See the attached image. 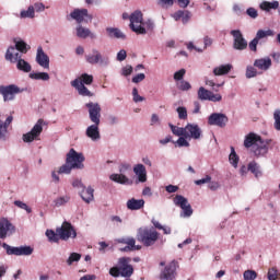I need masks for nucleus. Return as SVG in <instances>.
I'll list each match as a JSON object with an SVG mask.
<instances>
[{
  "mask_svg": "<svg viewBox=\"0 0 280 280\" xmlns=\"http://www.w3.org/2000/svg\"><path fill=\"white\" fill-rule=\"evenodd\" d=\"M138 242H141L143 246H154L159 242V232L154 228H140L137 234Z\"/></svg>",
  "mask_w": 280,
  "mask_h": 280,
  "instance_id": "nucleus-1",
  "label": "nucleus"
},
{
  "mask_svg": "<svg viewBox=\"0 0 280 280\" xmlns=\"http://www.w3.org/2000/svg\"><path fill=\"white\" fill-rule=\"evenodd\" d=\"M85 61L88 65H97L103 69L110 67V57L102 55L97 48H93L91 54L85 55Z\"/></svg>",
  "mask_w": 280,
  "mask_h": 280,
  "instance_id": "nucleus-2",
  "label": "nucleus"
},
{
  "mask_svg": "<svg viewBox=\"0 0 280 280\" xmlns=\"http://www.w3.org/2000/svg\"><path fill=\"white\" fill-rule=\"evenodd\" d=\"M130 171V164L128 163H121L118 166V172L119 173H113L109 175V180L113 183H117L118 185H126L130 186L132 185V179L130 177L126 176V172Z\"/></svg>",
  "mask_w": 280,
  "mask_h": 280,
  "instance_id": "nucleus-3",
  "label": "nucleus"
},
{
  "mask_svg": "<svg viewBox=\"0 0 280 280\" xmlns=\"http://www.w3.org/2000/svg\"><path fill=\"white\" fill-rule=\"evenodd\" d=\"M130 24L129 27L135 32L136 34H140L142 36H145L148 34V30L143 27V13L139 10L135 11L130 14L129 18Z\"/></svg>",
  "mask_w": 280,
  "mask_h": 280,
  "instance_id": "nucleus-4",
  "label": "nucleus"
},
{
  "mask_svg": "<svg viewBox=\"0 0 280 280\" xmlns=\"http://www.w3.org/2000/svg\"><path fill=\"white\" fill-rule=\"evenodd\" d=\"M66 161L74 168V170H84V158L83 153L75 151V149H70L66 155Z\"/></svg>",
  "mask_w": 280,
  "mask_h": 280,
  "instance_id": "nucleus-5",
  "label": "nucleus"
},
{
  "mask_svg": "<svg viewBox=\"0 0 280 280\" xmlns=\"http://www.w3.org/2000/svg\"><path fill=\"white\" fill-rule=\"evenodd\" d=\"M173 202L175 207H179L182 209L180 218H191V215H194V209L191 208L189 200L183 195H176Z\"/></svg>",
  "mask_w": 280,
  "mask_h": 280,
  "instance_id": "nucleus-6",
  "label": "nucleus"
},
{
  "mask_svg": "<svg viewBox=\"0 0 280 280\" xmlns=\"http://www.w3.org/2000/svg\"><path fill=\"white\" fill-rule=\"evenodd\" d=\"M43 124H45V121L43 119H38L34 127L31 129V131L23 133L22 141L24 143H32L34 141H38V138L43 133Z\"/></svg>",
  "mask_w": 280,
  "mask_h": 280,
  "instance_id": "nucleus-7",
  "label": "nucleus"
},
{
  "mask_svg": "<svg viewBox=\"0 0 280 280\" xmlns=\"http://www.w3.org/2000/svg\"><path fill=\"white\" fill-rule=\"evenodd\" d=\"M2 248L7 250V255H15V257H30L34 253V248L27 245L14 247L3 243Z\"/></svg>",
  "mask_w": 280,
  "mask_h": 280,
  "instance_id": "nucleus-8",
  "label": "nucleus"
},
{
  "mask_svg": "<svg viewBox=\"0 0 280 280\" xmlns=\"http://www.w3.org/2000/svg\"><path fill=\"white\" fill-rule=\"evenodd\" d=\"M230 34L233 38L232 47L233 49H235V51H244L248 49V40L244 38V34H242V31L232 30Z\"/></svg>",
  "mask_w": 280,
  "mask_h": 280,
  "instance_id": "nucleus-9",
  "label": "nucleus"
},
{
  "mask_svg": "<svg viewBox=\"0 0 280 280\" xmlns=\"http://www.w3.org/2000/svg\"><path fill=\"white\" fill-rule=\"evenodd\" d=\"M56 233L63 242H67V240H69L70 237H72V240H75V237H78V232H75L73 225L67 221H65L60 228L56 229Z\"/></svg>",
  "mask_w": 280,
  "mask_h": 280,
  "instance_id": "nucleus-10",
  "label": "nucleus"
},
{
  "mask_svg": "<svg viewBox=\"0 0 280 280\" xmlns=\"http://www.w3.org/2000/svg\"><path fill=\"white\" fill-rule=\"evenodd\" d=\"M85 108H88L90 121L92 124H101L102 106L100 103L89 102L85 104Z\"/></svg>",
  "mask_w": 280,
  "mask_h": 280,
  "instance_id": "nucleus-11",
  "label": "nucleus"
},
{
  "mask_svg": "<svg viewBox=\"0 0 280 280\" xmlns=\"http://www.w3.org/2000/svg\"><path fill=\"white\" fill-rule=\"evenodd\" d=\"M19 93H23V90L15 84L0 86V95L3 96L4 102H12V100H14L15 95H19Z\"/></svg>",
  "mask_w": 280,
  "mask_h": 280,
  "instance_id": "nucleus-12",
  "label": "nucleus"
},
{
  "mask_svg": "<svg viewBox=\"0 0 280 280\" xmlns=\"http://www.w3.org/2000/svg\"><path fill=\"white\" fill-rule=\"evenodd\" d=\"M228 124H229V117L226 116V114L212 113L208 117L209 126H218V128H226Z\"/></svg>",
  "mask_w": 280,
  "mask_h": 280,
  "instance_id": "nucleus-13",
  "label": "nucleus"
},
{
  "mask_svg": "<svg viewBox=\"0 0 280 280\" xmlns=\"http://www.w3.org/2000/svg\"><path fill=\"white\" fill-rule=\"evenodd\" d=\"M131 259L129 257H121L118 259V268L120 270V277L129 278L135 273V268L130 265Z\"/></svg>",
  "mask_w": 280,
  "mask_h": 280,
  "instance_id": "nucleus-14",
  "label": "nucleus"
},
{
  "mask_svg": "<svg viewBox=\"0 0 280 280\" xmlns=\"http://www.w3.org/2000/svg\"><path fill=\"white\" fill-rule=\"evenodd\" d=\"M184 137L185 139H195L198 140L200 137H202V129L198 124H187L184 127Z\"/></svg>",
  "mask_w": 280,
  "mask_h": 280,
  "instance_id": "nucleus-15",
  "label": "nucleus"
},
{
  "mask_svg": "<svg viewBox=\"0 0 280 280\" xmlns=\"http://www.w3.org/2000/svg\"><path fill=\"white\" fill-rule=\"evenodd\" d=\"M16 233V228L10 220L1 219L0 220V237L1 240H5V237H10V235H14Z\"/></svg>",
  "mask_w": 280,
  "mask_h": 280,
  "instance_id": "nucleus-16",
  "label": "nucleus"
},
{
  "mask_svg": "<svg viewBox=\"0 0 280 280\" xmlns=\"http://www.w3.org/2000/svg\"><path fill=\"white\" fill-rule=\"evenodd\" d=\"M178 262L176 260L171 261L168 265L165 266L164 270L160 273L161 280H174L176 279V267Z\"/></svg>",
  "mask_w": 280,
  "mask_h": 280,
  "instance_id": "nucleus-17",
  "label": "nucleus"
},
{
  "mask_svg": "<svg viewBox=\"0 0 280 280\" xmlns=\"http://www.w3.org/2000/svg\"><path fill=\"white\" fill-rule=\"evenodd\" d=\"M70 16L73 19V21H77L79 25H82V23H84V19L93 21V15L89 14L88 9H74L70 13Z\"/></svg>",
  "mask_w": 280,
  "mask_h": 280,
  "instance_id": "nucleus-18",
  "label": "nucleus"
},
{
  "mask_svg": "<svg viewBox=\"0 0 280 280\" xmlns=\"http://www.w3.org/2000/svg\"><path fill=\"white\" fill-rule=\"evenodd\" d=\"M85 137L91 139L94 143L102 139V135L100 133V122H93L92 125L88 126L85 129Z\"/></svg>",
  "mask_w": 280,
  "mask_h": 280,
  "instance_id": "nucleus-19",
  "label": "nucleus"
},
{
  "mask_svg": "<svg viewBox=\"0 0 280 280\" xmlns=\"http://www.w3.org/2000/svg\"><path fill=\"white\" fill-rule=\"evenodd\" d=\"M254 67L258 69V71H270L272 67V59L270 57L258 58L254 61Z\"/></svg>",
  "mask_w": 280,
  "mask_h": 280,
  "instance_id": "nucleus-20",
  "label": "nucleus"
},
{
  "mask_svg": "<svg viewBox=\"0 0 280 280\" xmlns=\"http://www.w3.org/2000/svg\"><path fill=\"white\" fill-rule=\"evenodd\" d=\"M19 51L14 46H9L4 55V60L11 62V65L19 62V60L23 59Z\"/></svg>",
  "mask_w": 280,
  "mask_h": 280,
  "instance_id": "nucleus-21",
  "label": "nucleus"
},
{
  "mask_svg": "<svg viewBox=\"0 0 280 280\" xmlns=\"http://www.w3.org/2000/svg\"><path fill=\"white\" fill-rule=\"evenodd\" d=\"M36 62L39 67H43V69H49V56L45 54V50H43L40 46L37 48Z\"/></svg>",
  "mask_w": 280,
  "mask_h": 280,
  "instance_id": "nucleus-22",
  "label": "nucleus"
},
{
  "mask_svg": "<svg viewBox=\"0 0 280 280\" xmlns=\"http://www.w3.org/2000/svg\"><path fill=\"white\" fill-rule=\"evenodd\" d=\"M71 86L77 89L79 95H82L83 97H92L93 93L89 91V88H85L84 83L80 82L79 79H75L71 82Z\"/></svg>",
  "mask_w": 280,
  "mask_h": 280,
  "instance_id": "nucleus-23",
  "label": "nucleus"
},
{
  "mask_svg": "<svg viewBox=\"0 0 280 280\" xmlns=\"http://www.w3.org/2000/svg\"><path fill=\"white\" fill-rule=\"evenodd\" d=\"M95 189H93V187H88L83 190H79V195L81 196L83 202H86V205H91V202H93V200H95Z\"/></svg>",
  "mask_w": 280,
  "mask_h": 280,
  "instance_id": "nucleus-24",
  "label": "nucleus"
},
{
  "mask_svg": "<svg viewBox=\"0 0 280 280\" xmlns=\"http://www.w3.org/2000/svg\"><path fill=\"white\" fill-rule=\"evenodd\" d=\"M75 30L78 38H97V34L91 32L88 27L82 26V24H79Z\"/></svg>",
  "mask_w": 280,
  "mask_h": 280,
  "instance_id": "nucleus-25",
  "label": "nucleus"
},
{
  "mask_svg": "<svg viewBox=\"0 0 280 280\" xmlns=\"http://www.w3.org/2000/svg\"><path fill=\"white\" fill-rule=\"evenodd\" d=\"M133 174L138 177V183H145L148 180V171L143 164H137L133 167Z\"/></svg>",
  "mask_w": 280,
  "mask_h": 280,
  "instance_id": "nucleus-26",
  "label": "nucleus"
},
{
  "mask_svg": "<svg viewBox=\"0 0 280 280\" xmlns=\"http://www.w3.org/2000/svg\"><path fill=\"white\" fill-rule=\"evenodd\" d=\"M145 207V200L131 198L127 201V209L129 211H139V209H143Z\"/></svg>",
  "mask_w": 280,
  "mask_h": 280,
  "instance_id": "nucleus-27",
  "label": "nucleus"
},
{
  "mask_svg": "<svg viewBox=\"0 0 280 280\" xmlns=\"http://www.w3.org/2000/svg\"><path fill=\"white\" fill-rule=\"evenodd\" d=\"M108 38H116L118 40H126V34L118 27H106Z\"/></svg>",
  "mask_w": 280,
  "mask_h": 280,
  "instance_id": "nucleus-28",
  "label": "nucleus"
},
{
  "mask_svg": "<svg viewBox=\"0 0 280 280\" xmlns=\"http://www.w3.org/2000/svg\"><path fill=\"white\" fill-rule=\"evenodd\" d=\"M252 152L255 156H266L268 154V147L266 144H261V140L258 143L254 144L252 148Z\"/></svg>",
  "mask_w": 280,
  "mask_h": 280,
  "instance_id": "nucleus-29",
  "label": "nucleus"
},
{
  "mask_svg": "<svg viewBox=\"0 0 280 280\" xmlns=\"http://www.w3.org/2000/svg\"><path fill=\"white\" fill-rule=\"evenodd\" d=\"M259 141H261V137L255 133H249L245 137L244 147L253 149L255 148V144H257Z\"/></svg>",
  "mask_w": 280,
  "mask_h": 280,
  "instance_id": "nucleus-30",
  "label": "nucleus"
},
{
  "mask_svg": "<svg viewBox=\"0 0 280 280\" xmlns=\"http://www.w3.org/2000/svg\"><path fill=\"white\" fill-rule=\"evenodd\" d=\"M247 170H248V172L254 174L255 178H261V176H262L261 166L257 162H255V161L249 162L247 165Z\"/></svg>",
  "mask_w": 280,
  "mask_h": 280,
  "instance_id": "nucleus-31",
  "label": "nucleus"
},
{
  "mask_svg": "<svg viewBox=\"0 0 280 280\" xmlns=\"http://www.w3.org/2000/svg\"><path fill=\"white\" fill-rule=\"evenodd\" d=\"M18 71H22V73H31L32 72V65L27 62L25 59H19L16 62Z\"/></svg>",
  "mask_w": 280,
  "mask_h": 280,
  "instance_id": "nucleus-32",
  "label": "nucleus"
},
{
  "mask_svg": "<svg viewBox=\"0 0 280 280\" xmlns=\"http://www.w3.org/2000/svg\"><path fill=\"white\" fill-rule=\"evenodd\" d=\"M231 69H233V65H231V63L221 65L213 69V74L214 75H226V73H230Z\"/></svg>",
  "mask_w": 280,
  "mask_h": 280,
  "instance_id": "nucleus-33",
  "label": "nucleus"
},
{
  "mask_svg": "<svg viewBox=\"0 0 280 280\" xmlns=\"http://www.w3.org/2000/svg\"><path fill=\"white\" fill-rule=\"evenodd\" d=\"M260 9L265 12H270L271 10H279V1L275 0L272 2L262 1L260 3Z\"/></svg>",
  "mask_w": 280,
  "mask_h": 280,
  "instance_id": "nucleus-34",
  "label": "nucleus"
},
{
  "mask_svg": "<svg viewBox=\"0 0 280 280\" xmlns=\"http://www.w3.org/2000/svg\"><path fill=\"white\" fill-rule=\"evenodd\" d=\"M31 80H42V82H49V73L47 72H31L28 74Z\"/></svg>",
  "mask_w": 280,
  "mask_h": 280,
  "instance_id": "nucleus-35",
  "label": "nucleus"
},
{
  "mask_svg": "<svg viewBox=\"0 0 280 280\" xmlns=\"http://www.w3.org/2000/svg\"><path fill=\"white\" fill-rule=\"evenodd\" d=\"M15 46L14 48L20 51V54H27V51H30V49H32V47L30 45H27L25 42L23 40H16L14 39Z\"/></svg>",
  "mask_w": 280,
  "mask_h": 280,
  "instance_id": "nucleus-36",
  "label": "nucleus"
},
{
  "mask_svg": "<svg viewBox=\"0 0 280 280\" xmlns=\"http://www.w3.org/2000/svg\"><path fill=\"white\" fill-rule=\"evenodd\" d=\"M10 140V130L5 126H3V120H0V141L5 143V141Z\"/></svg>",
  "mask_w": 280,
  "mask_h": 280,
  "instance_id": "nucleus-37",
  "label": "nucleus"
},
{
  "mask_svg": "<svg viewBox=\"0 0 280 280\" xmlns=\"http://www.w3.org/2000/svg\"><path fill=\"white\" fill-rule=\"evenodd\" d=\"M197 95H198V100H200L201 102H208L209 95H211V91L201 86V88H199Z\"/></svg>",
  "mask_w": 280,
  "mask_h": 280,
  "instance_id": "nucleus-38",
  "label": "nucleus"
},
{
  "mask_svg": "<svg viewBox=\"0 0 280 280\" xmlns=\"http://www.w3.org/2000/svg\"><path fill=\"white\" fill-rule=\"evenodd\" d=\"M258 74H259V71H257V68L255 66H247L246 67L245 78H247V80H250L253 78H257Z\"/></svg>",
  "mask_w": 280,
  "mask_h": 280,
  "instance_id": "nucleus-39",
  "label": "nucleus"
},
{
  "mask_svg": "<svg viewBox=\"0 0 280 280\" xmlns=\"http://www.w3.org/2000/svg\"><path fill=\"white\" fill-rule=\"evenodd\" d=\"M229 161L231 163V165H233L235 168H237V165L240 163V156L237 155V153L235 152V148L231 147V153L229 156Z\"/></svg>",
  "mask_w": 280,
  "mask_h": 280,
  "instance_id": "nucleus-40",
  "label": "nucleus"
},
{
  "mask_svg": "<svg viewBox=\"0 0 280 280\" xmlns=\"http://www.w3.org/2000/svg\"><path fill=\"white\" fill-rule=\"evenodd\" d=\"M46 237H48L49 242H52L55 244H58V242H60V235L58 234V232L55 233L54 230H47Z\"/></svg>",
  "mask_w": 280,
  "mask_h": 280,
  "instance_id": "nucleus-41",
  "label": "nucleus"
},
{
  "mask_svg": "<svg viewBox=\"0 0 280 280\" xmlns=\"http://www.w3.org/2000/svg\"><path fill=\"white\" fill-rule=\"evenodd\" d=\"M21 19H34L36 13L34 12V7L30 5L27 10L21 11Z\"/></svg>",
  "mask_w": 280,
  "mask_h": 280,
  "instance_id": "nucleus-42",
  "label": "nucleus"
},
{
  "mask_svg": "<svg viewBox=\"0 0 280 280\" xmlns=\"http://www.w3.org/2000/svg\"><path fill=\"white\" fill-rule=\"evenodd\" d=\"M268 36H275V31H272V30H267V31L259 30L256 33V38L258 40H261V38H268Z\"/></svg>",
  "mask_w": 280,
  "mask_h": 280,
  "instance_id": "nucleus-43",
  "label": "nucleus"
},
{
  "mask_svg": "<svg viewBox=\"0 0 280 280\" xmlns=\"http://www.w3.org/2000/svg\"><path fill=\"white\" fill-rule=\"evenodd\" d=\"M168 126L175 137H185V127H177L172 124H168Z\"/></svg>",
  "mask_w": 280,
  "mask_h": 280,
  "instance_id": "nucleus-44",
  "label": "nucleus"
},
{
  "mask_svg": "<svg viewBox=\"0 0 280 280\" xmlns=\"http://www.w3.org/2000/svg\"><path fill=\"white\" fill-rule=\"evenodd\" d=\"M116 242L118 244H127V246H131V248L135 247V244H137L135 237H121L117 238Z\"/></svg>",
  "mask_w": 280,
  "mask_h": 280,
  "instance_id": "nucleus-45",
  "label": "nucleus"
},
{
  "mask_svg": "<svg viewBox=\"0 0 280 280\" xmlns=\"http://www.w3.org/2000/svg\"><path fill=\"white\" fill-rule=\"evenodd\" d=\"M72 170L75 168L72 165H70L69 162L66 160V163L59 167L58 174H71Z\"/></svg>",
  "mask_w": 280,
  "mask_h": 280,
  "instance_id": "nucleus-46",
  "label": "nucleus"
},
{
  "mask_svg": "<svg viewBox=\"0 0 280 280\" xmlns=\"http://www.w3.org/2000/svg\"><path fill=\"white\" fill-rule=\"evenodd\" d=\"M82 259V255L78 253H71L67 259L68 266H73L74 262L80 261Z\"/></svg>",
  "mask_w": 280,
  "mask_h": 280,
  "instance_id": "nucleus-47",
  "label": "nucleus"
},
{
  "mask_svg": "<svg viewBox=\"0 0 280 280\" xmlns=\"http://www.w3.org/2000/svg\"><path fill=\"white\" fill-rule=\"evenodd\" d=\"M243 278L244 280H255L257 279V271L250 269L245 270L243 273Z\"/></svg>",
  "mask_w": 280,
  "mask_h": 280,
  "instance_id": "nucleus-48",
  "label": "nucleus"
},
{
  "mask_svg": "<svg viewBox=\"0 0 280 280\" xmlns=\"http://www.w3.org/2000/svg\"><path fill=\"white\" fill-rule=\"evenodd\" d=\"M132 71H135V68H132L130 65H127L121 68L120 74L124 75V78H128V75H132Z\"/></svg>",
  "mask_w": 280,
  "mask_h": 280,
  "instance_id": "nucleus-49",
  "label": "nucleus"
},
{
  "mask_svg": "<svg viewBox=\"0 0 280 280\" xmlns=\"http://www.w3.org/2000/svg\"><path fill=\"white\" fill-rule=\"evenodd\" d=\"M279 277V270L276 269V267H272L268 270L267 279L268 280H277Z\"/></svg>",
  "mask_w": 280,
  "mask_h": 280,
  "instance_id": "nucleus-50",
  "label": "nucleus"
},
{
  "mask_svg": "<svg viewBox=\"0 0 280 280\" xmlns=\"http://www.w3.org/2000/svg\"><path fill=\"white\" fill-rule=\"evenodd\" d=\"M70 200H71V197L69 196L59 197L55 200V206L62 207L63 205H67V202H69Z\"/></svg>",
  "mask_w": 280,
  "mask_h": 280,
  "instance_id": "nucleus-51",
  "label": "nucleus"
},
{
  "mask_svg": "<svg viewBox=\"0 0 280 280\" xmlns=\"http://www.w3.org/2000/svg\"><path fill=\"white\" fill-rule=\"evenodd\" d=\"M14 205H15V207H19V209H23L24 211H26V213H32V208H30V206H27V203H25L21 200H15Z\"/></svg>",
  "mask_w": 280,
  "mask_h": 280,
  "instance_id": "nucleus-52",
  "label": "nucleus"
},
{
  "mask_svg": "<svg viewBox=\"0 0 280 280\" xmlns=\"http://www.w3.org/2000/svg\"><path fill=\"white\" fill-rule=\"evenodd\" d=\"M174 143H176L178 148H189V141H187V138H185V136H179L177 141Z\"/></svg>",
  "mask_w": 280,
  "mask_h": 280,
  "instance_id": "nucleus-53",
  "label": "nucleus"
},
{
  "mask_svg": "<svg viewBox=\"0 0 280 280\" xmlns=\"http://www.w3.org/2000/svg\"><path fill=\"white\" fill-rule=\"evenodd\" d=\"M79 82H82V84H93V75L92 74H89V73H83L81 74V81Z\"/></svg>",
  "mask_w": 280,
  "mask_h": 280,
  "instance_id": "nucleus-54",
  "label": "nucleus"
},
{
  "mask_svg": "<svg viewBox=\"0 0 280 280\" xmlns=\"http://www.w3.org/2000/svg\"><path fill=\"white\" fill-rule=\"evenodd\" d=\"M142 25L149 32H153V30L156 27V24L154 23V20H152V19H148L147 21L142 22Z\"/></svg>",
  "mask_w": 280,
  "mask_h": 280,
  "instance_id": "nucleus-55",
  "label": "nucleus"
},
{
  "mask_svg": "<svg viewBox=\"0 0 280 280\" xmlns=\"http://www.w3.org/2000/svg\"><path fill=\"white\" fill-rule=\"evenodd\" d=\"M176 113L178 115V119L185 120L187 119V107H177Z\"/></svg>",
  "mask_w": 280,
  "mask_h": 280,
  "instance_id": "nucleus-56",
  "label": "nucleus"
},
{
  "mask_svg": "<svg viewBox=\"0 0 280 280\" xmlns=\"http://www.w3.org/2000/svg\"><path fill=\"white\" fill-rule=\"evenodd\" d=\"M273 128H276L277 130H280V109H276L273 113Z\"/></svg>",
  "mask_w": 280,
  "mask_h": 280,
  "instance_id": "nucleus-57",
  "label": "nucleus"
},
{
  "mask_svg": "<svg viewBox=\"0 0 280 280\" xmlns=\"http://www.w3.org/2000/svg\"><path fill=\"white\" fill-rule=\"evenodd\" d=\"M72 187H74V189H80V191L86 189V186H84L82 179L79 178L72 180Z\"/></svg>",
  "mask_w": 280,
  "mask_h": 280,
  "instance_id": "nucleus-58",
  "label": "nucleus"
},
{
  "mask_svg": "<svg viewBox=\"0 0 280 280\" xmlns=\"http://www.w3.org/2000/svg\"><path fill=\"white\" fill-rule=\"evenodd\" d=\"M178 89H179V91H189V90H191V83L183 80L179 82Z\"/></svg>",
  "mask_w": 280,
  "mask_h": 280,
  "instance_id": "nucleus-59",
  "label": "nucleus"
},
{
  "mask_svg": "<svg viewBox=\"0 0 280 280\" xmlns=\"http://www.w3.org/2000/svg\"><path fill=\"white\" fill-rule=\"evenodd\" d=\"M158 5H160V8H172L174 0H159Z\"/></svg>",
  "mask_w": 280,
  "mask_h": 280,
  "instance_id": "nucleus-60",
  "label": "nucleus"
},
{
  "mask_svg": "<svg viewBox=\"0 0 280 280\" xmlns=\"http://www.w3.org/2000/svg\"><path fill=\"white\" fill-rule=\"evenodd\" d=\"M143 80H145V73H138L131 79V82L133 84H139V82H143Z\"/></svg>",
  "mask_w": 280,
  "mask_h": 280,
  "instance_id": "nucleus-61",
  "label": "nucleus"
},
{
  "mask_svg": "<svg viewBox=\"0 0 280 280\" xmlns=\"http://www.w3.org/2000/svg\"><path fill=\"white\" fill-rule=\"evenodd\" d=\"M208 97V102H222V95L214 94L213 92H210V95Z\"/></svg>",
  "mask_w": 280,
  "mask_h": 280,
  "instance_id": "nucleus-62",
  "label": "nucleus"
},
{
  "mask_svg": "<svg viewBox=\"0 0 280 280\" xmlns=\"http://www.w3.org/2000/svg\"><path fill=\"white\" fill-rule=\"evenodd\" d=\"M32 8H34V12H45V4L43 2H35L34 5H32Z\"/></svg>",
  "mask_w": 280,
  "mask_h": 280,
  "instance_id": "nucleus-63",
  "label": "nucleus"
},
{
  "mask_svg": "<svg viewBox=\"0 0 280 280\" xmlns=\"http://www.w3.org/2000/svg\"><path fill=\"white\" fill-rule=\"evenodd\" d=\"M185 73H186L185 69H180L179 71H176L174 73V80H176V81L183 80V78H185Z\"/></svg>",
  "mask_w": 280,
  "mask_h": 280,
  "instance_id": "nucleus-64",
  "label": "nucleus"
}]
</instances>
